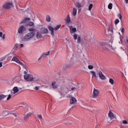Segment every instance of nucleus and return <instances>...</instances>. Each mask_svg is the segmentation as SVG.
Listing matches in <instances>:
<instances>
[{"mask_svg":"<svg viewBox=\"0 0 128 128\" xmlns=\"http://www.w3.org/2000/svg\"><path fill=\"white\" fill-rule=\"evenodd\" d=\"M4 8H12V2H8L5 4L4 5Z\"/></svg>","mask_w":128,"mask_h":128,"instance_id":"1a4fd4ad","label":"nucleus"},{"mask_svg":"<svg viewBox=\"0 0 128 128\" xmlns=\"http://www.w3.org/2000/svg\"><path fill=\"white\" fill-rule=\"evenodd\" d=\"M48 28L49 30L51 32V36H54V27H52V26L49 25L48 26Z\"/></svg>","mask_w":128,"mask_h":128,"instance_id":"9b49d317","label":"nucleus"},{"mask_svg":"<svg viewBox=\"0 0 128 128\" xmlns=\"http://www.w3.org/2000/svg\"><path fill=\"white\" fill-rule=\"evenodd\" d=\"M90 72L92 76V78H95L96 80V78H98V72H96L92 70Z\"/></svg>","mask_w":128,"mask_h":128,"instance_id":"0eeeda50","label":"nucleus"},{"mask_svg":"<svg viewBox=\"0 0 128 128\" xmlns=\"http://www.w3.org/2000/svg\"><path fill=\"white\" fill-rule=\"evenodd\" d=\"M108 116L112 120H113V118H114V114L112 113V111L109 112Z\"/></svg>","mask_w":128,"mask_h":128,"instance_id":"6ab92c4d","label":"nucleus"},{"mask_svg":"<svg viewBox=\"0 0 128 128\" xmlns=\"http://www.w3.org/2000/svg\"><path fill=\"white\" fill-rule=\"evenodd\" d=\"M6 96H8L2 94H0V101L2 100H4Z\"/></svg>","mask_w":128,"mask_h":128,"instance_id":"412c9836","label":"nucleus"},{"mask_svg":"<svg viewBox=\"0 0 128 128\" xmlns=\"http://www.w3.org/2000/svg\"><path fill=\"white\" fill-rule=\"evenodd\" d=\"M50 51H48L46 52H44L42 54L41 58H46V56H50Z\"/></svg>","mask_w":128,"mask_h":128,"instance_id":"f3484780","label":"nucleus"},{"mask_svg":"<svg viewBox=\"0 0 128 128\" xmlns=\"http://www.w3.org/2000/svg\"><path fill=\"white\" fill-rule=\"evenodd\" d=\"M108 8L109 10H112V4H109L108 5Z\"/></svg>","mask_w":128,"mask_h":128,"instance_id":"cd10ccee","label":"nucleus"},{"mask_svg":"<svg viewBox=\"0 0 128 128\" xmlns=\"http://www.w3.org/2000/svg\"><path fill=\"white\" fill-rule=\"evenodd\" d=\"M78 88H82V85H80V86H78Z\"/></svg>","mask_w":128,"mask_h":128,"instance_id":"37998d69","label":"nucleus"},{"mask_svg":"<svg viewBox=\"0 0 128 128\" xmlns=\"http://www.w3.org/2000/svg\"><path fill=\"white\" fill-rule=\"evenodd\" d=\"M46 22H50V16H46Z\"/></svg>","mask_w":128,"mask_h":128,"instance_id":"bb28decb","label":"nucleus"},{"mask_svg":"<svg viewBox=\"0 0 128 128\" xmlns=\"http://www.w3.org/2000/svg\"><path fill=\"white\" fill-rule=\"evenodd\" d=\"M78 12V10H76V8H73V12H72V15L73 16H76V12Z\"/></svg>","mask_w":128,"mask_h":128,"instance_id":"5701e85b","label":"nucleus"},{"mask_svg":"<svg viewBox=\"0 0 128 128\" xmlns=\"http://www.w3.org/2000/svg\"><path fill=\"white\" fill-rule=\"evenodd\" d=\"M76 90V88H72L71 89V90Z\"/></svg>","mask_w":128,"mask_h":128,"instance_id":"a18cd8bd","label":"nucleus"},{"mask_svg":"<svg viewBox=\"0 0 128 128\" xmlns=\"http://www.w3.org/2000/svg\"><path fill=\"white\" fill-rule=\"evenodd\" d=\"M26 28L24 26H21L18 29V33L20 34H22L26 32Z\"/></svg>","mask_w":128,"mask_h":128,"instance_id":"423d86ee","label":"nucleus"},{"mask_svg":"<svg viewBox=\"0 0 128 128\" xmlns=\"http://www.w3.org/2000/svg\"><path fill=\"white\" fill-rule=\"evenodd\" d=\"M30 116H32V114L30 113L28 114H27L25 115L24 118V120H26Z\"/></svg>","mask_w":128,"mask_h":128,"instance_id":"393cba45","label":"nucleus"},{"mask_svg":"<svg viewBox=\"0 0 128 128\" xmlns=\"http://www.w3.org/2000/svg\"><path fill=\"white\" fill-rule=\"evenodd\" d=\"M20 48H24V44H20Z\"/></svg>","mask_w":128,"mask_h":128,"instance_id":"79ce46f5","label":"nucleus"},{"mask_svg":"<svg viewBox=\"0 0 128 128\" xmlns=\"http://www.w3.org/2000/svg\"><path fill=\"white\" fill-rule=\"evenodd\" d=\"M12 94H18L20 92V89L18 86H14L12 89Z\"/></svg>","mask_w":128,"mask_h":128,"instance_id":"9d476101","label":"nucleus"},{"mask_svg":"<svg viewBox=\"0 0 128 128\" xmlns=\"http://www.w3.org/2000/svg\"><path fill=\"white\" fill-rule=\"evenodd\" d=\"M40 88V86H35L34 88V90H38Z\"/></svg>","mask_w":128,"mask_h":128,"instance_id":"c9c22d12","label":"nucleus"},{"mask_svg":"<svg viewBox=\"0 0 128 128\" xmlns=\"http://www.w3.org/2000/svg\"><path fill=\"white\" fill-rule=\"evenodd\" d=\"M12 98V94H10L8 98L6 99V100H10V98Z\"/></svg>","mask_w":128,"mask_h":128,"instance_id":"72a5a7b5","label":"nucleus"},{"mask_svg":"<svg viewBox=\"0 0 128 128\" xmlns=\"http://www.w3.org/2000/svg\"><path fill=\"white\" fill-rule=\"evenodd\" d=\"M0 68H2V62H0Z\"/></svg>","mask_w":128,"mask_h":128,"instance_id":"ea45409f","label":"nucleus"},{"mask_svg":"<svg viewBox=\"0 0 128 128\" xmlns=\"http://www.w3.org/2000/svg\"><path fill=\"white\" fill-rule=\"evenodd\" d=\"M36 38H37V40H40V38H42V33H40V32H37L36 34Z\"/></svg>","mask_w":128,"mask_h":128,"instance_id":"dca6fc26","label":"nucleus"},{"mask_svg":"<svg viewBox=\"0 0 128 128\" xmlns=\"http://www.w3.org/2000/svg\"><path fill=\"white\" fill-rule=\"evenodd\" d=\"M71 108H74V107H72Z\"/></svg>","mask_w":128,"mask_h":128,"instance_id":"09e8293b","label":"nucleus"},{"mask_svg":"<svg viewBox=\"0 0 128 128\" xmlns=\"http://www.w3.org/2000/svg\"><path fill=\"white\" fill-rule=\"evenodd\" d=\"M122 124H128V121H126V120H123L122 121Z\"/></svg>","mask_w":128,"mask_h":128,"instance_id":"2f4dec72","label":"nucleus"},{"mask_svg":"<svg viewBox=\"0 0 128 128\" xmlns=\"http://www.w3.org/2000/svg\"><path fill=\"white\" fill-rule=\"evenodd\" d=\"M38 118H40L41 120H42V114H38Z\"/></svg>","mask_w":128,"mask_h":128,"instance_id":"e433bc0d","label":"nucleus"},{"mask_svg":"<svg viewBox=\"0 0 128 128\" xmlns=\"http://www.w3.org/2000/svg\"><path fill=\"white\" fill-rule=\"evenodd\" d=\"M92 6H94V5L90 4L88 6V10H92Z\"/></svg>","mask_w":128,"mask_h":128,"instance_id":"c756f323","label":"nucleus"},{"mask_svg":"<svg viewBox=\"0 0 128 128\" xmlns=\"http://www.w3.org/2000/svg\"><path fill=\"white\" fill-rule=\"evenodd\" d=\"M29 32H36V29L34 28H29L28 30Z\"/></svg>","mask_w":128,"mask_h":128,"instance_id":"c85d7f7f","label":"nucleus"},{"mask_svg":"<svg viewBox=\"0 0 128 128\" xmlns=\"http://www.w3.org/2000/svg\"><path fill=\"white\" fill-rule=\"evenodd\" d=\"M25 70L24 71V80H27V82H36L38 80V78L36 76H34L32 74H28V70L26 66V68H24Z\"/></svg>","mask_w":128,"mask_h":128,"instance_id":"f257e3e1","label":"nucleus"},{"mask_svg":"<svg viewBox=\"0 0 128 128\" xmlns=\"http://www.w3.org/2000/svg\"><path fill=\"white\" fill-rule=\"evenodd\" d=\"M76 6L78 8L79 10H80L82 8V4L80 3V2H77L76 4Z\"/></svg>","mask_w":128,"mask_h":128,"instance_id":"4468645a","label":"nucleus"},{"mask_svg":"<svg viewBox=\"0 0 128 128\" xmlns=\"http://www.w3.org/2000/svg\"><path fill=\"white\" fill-rule=\"evenodd\" d=\"M98 76L99 78L101 79L102 80H106V76L102 74V72L100 71L98 72Z\"/></svg>","mask_w":128,"mask_h":128,"instance_id":"6e6552de","label":"nucleus"},{"mask_svg":"<svg viewBox=\"0 0 128 128\" xmlns=\"http://www.w3.org/2000/svg\"><path fill=\"white\" fill-rule=\"evenodd\" d=\"M36 36V34L34 32H30L26 34L24 36L21 38L22 42H28L30 40Z\"/></svg>","mask_w":128,"mask_h":128,"instance_id":"7ed1b4c3","label":"nucleus"},{"mask_svg":"<svg viewBox=\"0 0 128 128\" xmlns=\"http://www.w3.org/2000/svg\"><path fill=\"white\" fill-rule=\"evenodd\" d=\"M109 82L110 84H112V86H114V80L110 78L109 79Z\"/></svg>","mask_w":128,"mask_h":128,"instance_id":"4be33fe9","label":"nucleus"},{"mask_svg":"<svg viewBox=\"0 0 128 128\" xmlns=\"http://www.w3.org/2000/svg\"><path fill=\"white\" fill-rule=\"evenodd\" d=\"M14 48H18V46L16 45V46H14Z\"/></svg>","mask_w":128,"mask_h":128,"instance_id":"49530a36","label":"nucleus"},{"mask_svg":"<svg viewBox=\"0 0 128 128\" xmlns=\"http://www.w3.org/2000/svg\"><path fill=\"white\" fill-rule=\"evenodd\" d=\"M76 99L74 97L72 98L70 100V104H74L76 103Z\"/></svg>","mask_w":128,"mask_h":128,"instance_id":"f8f14e48","label":"nucleus"},{"mask_svg":"<svg viewBox=\"0 0 128 128\" xmlns=\"http://www.w3.org/2000/svg\"><path fill=\"white\" fill-rule=\"evenodd\" d=\"M40 32L42 34H48V30L46 28H42L40 30Z\"/></svg>","mask_w":128,"mask_h":128,"instance_id":"2eb2a0df","label":"nucleus"},{"mask_svg":"<svg viewBox=\"0 0 128 128\" xmlns=\"http://www.w3.org/2000/svg\"><path fill=\"white\" fill-rule=\"evenodd\" d=\"M69 28L70 30V32L71 34V35L73 36L74 39L75 40H76L78 42L80 43L81 42V38L80 36H78L76 34V32H77L76 28L74 26H69Z\"/></svg>","mask_w":128,"mask_h":128,"instance_id":"f03ea898","label":"nucleus"},{"mask_svg":"<svg viewBox=\"0 0 128 128\" xmlns=\"http://www.w3.org/2000/svg\"><path fill=\"white\" fill-rule=\"evenodd\" d=\"M52 88H58V86L56 81L52 82Z\"/></svg>","mask_w":128,"mask_h":128,"instance_id":"aec40b11","label":"nucleus"},{"mask_svg":"<svg viewBox=\"0 0 128 128\" xmlns=\"http://www.w3.org/2000/svg\"><path fill=\"white\" fill-rule=\"evenodd\" d=\"M60 26H62V25L61 24H58V25H57L54 28V30H58L60 28Z\"/></svg>","mask_w":128,"mask_h":128,"instance_id":"b1692460","label":"nucleus"},{"mask_svg":"<svg viewBox=\"0 0 128 128\" xmlns=\"http://www.w3.org/2000/svg\"><path fill=\"white\" fill-rule=\"evenodd\" d=\"M12 58V54L10 53L7 55L4 56L1 58V60H6V58Z\"/></svg>","mask_w":128,"mask_h":128,"instance_id":"ddd939ff","label":"nucleus"},{"mask_svg":"<svg viewBox=\"0 0 128 128\" xmlns=\"http://www.w3.org/2000/svg\"><path fill=\"white\" fill-rule=\"evenodd\" d=\"M28 20H30V18H26L25 19V20H24V21H22V24H24V22H27Z\"/></svg>","mask_w":128,"mask_h":128,"instance_id":"473e14b6","label":"nucleus"},{"mask_svg":"<svg viewBox=\"0 0 128 128\" xmlns=\"http://www.w3.org/2000/svg\"><path fill=\"white\" fill-rule=\"evenodd\" d=\"M118 18L122 20V15L120 14H118Z\"/></svg>","mask_w":128,"mask_h":128,"instance_id":"58836bf2","label":"nucleus"},{"mask_svg":"<svg viewBox=\"0 0 128 128\" xmlns=\"http://www.w3.org/2000/svg\"><path fill=\"white\" fill-rule=\"evenodd\" d=\"M27 26H34V22H27Z\"/></svg>","mask_w":128,"mask_h":128,"instance_id":"a878e982","label":"nucleus"},{"mask_svg":"<svg viewBox=\"0 0 128 128\" xmlns=\"http://www.w3.org/2000/svg\"><path fill=\"white\" fill-rule=\"evenodd\" d=\"M88 70H94V66L92 65H88Z\"/></svg>","mask_w":128,"mask_h":128,"instance_id":"7c9ffc66","label":"nucleus"},{"mask_svg":"<svg viewBox=\"0 0 128 128\" xmlns=\"http://www.w3.org/2000/svg\"><path fill=\"white\" fill-rule=\"evenodd\" d=\"M65 20L67 24H70V15L66 16Z\"/></svg>","mask_w":128,"mask_h":128,"instance_id":"a211bd4d","label":"nucleus"},{"mask_svg":"<svg viewBox=\"0 0 128 128\" xmlns=\"http://www.w3.org/2000/svg\"><path fill=\"white\" fill-rule=\"evenodd\" d=\"M124 1L126 4H128V0H124Z\"/></svg>","mask_w":128,"mask_h":128,"instance_id":"c03bdc74","label":"nucleus"},{"mask_svg":"<svg viewBox=\"0 0 128 128\" xmlns=\"http://www.w3.org/2000/svg\"><path fill=\"white\" fill-rule=\"evenodd\" d=\"M120 22V20L118 19H116L114 21L115 24H118Z\"/></svg>","mask_w":128,"mask_h":128,"instance_id":"f704fd0d","label":"nucleus"},{"mask_svg":"<svg viewBox=\"0 0 128 128\" xmlns=\"http://www.w3.org/2000/svg\"><path fill=\"white\" fill-rule=\"evenodd\" d=\"M12 61L15 62H16V64H19L20 66H22L24 68H26V64H24V63L20 62V60L18 58H16V56L13 57Z\"/></svg>","mask_w":128,"mask_h":128,"instance_id":"20e7f679","label":"nucleus"},{"mask_svg":"<svg viewBox=\"0 0 128 128\" xmlns=\"http://www.w3.org/2000/svg\"><path fill=\"white\" fill-rule=\"evenodd\" d=\"M119 34L120 35V33L119 32Z\"/></svg>","mask_w":128,"mask_h":128,"instance_id":"de8ad7c7","label":"nucleus"},{"mask_svg":"<svg viewBox=\"0 0 128 128\" xmlns=\"http://www.w3.org/2000/svg\"><path fill=\"white\" fill-rule=\"evenodd\" d=\"M120 30H121V32H122V34H124V28H121Z\"/></svg>","mask_w":128,"mask_h":128,"instance_id":"4c0bfd02","label":"nucleus"},{"mask_svg":"<svg viewBox=\"0 0 128 128\" xmlns=\"http://www.w3.org/2000/svg\"><path fill=\"white\" fill-rule=\"evenodd\" d=\"M12 114H13V116H16V117L17 116L16 114V113H13Z\"/></svg>","mask_w":128,"mask_h":128,"instance_id":"a19ab883","label":"nucleus"},{"mask_svg":"<svg viewBox=\"0 0 128 128\" xmlns=\"http://www.w3.org/2000/svg\"><path fill=\"white\" fill-rule=\"evenodd\" d=\"M100 96V90L94 88L93 90L92 98H96Z\"/></svg>","mask_w":128,"mask_h":128,"instance_id":"39448f33","label":"nucleus"}]
</instances>
